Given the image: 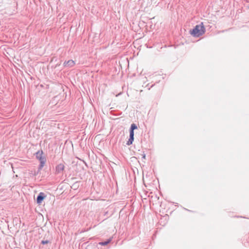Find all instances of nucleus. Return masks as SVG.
Here are the masks:
<instances>
[{
    "mask_svg": "<svg viewBox=\"0 0 249 249\" xmlns=\"http://www.w3.org/2000/svg\"><path fill=\"white\" fill-rule=\"evenodd\" d=\"M43 152L41 151H38L36 153V156L37 159L40 161V164L38 168V171H40L44 167L46 161V158L43 156Z\"/></svg>",
    "mask_w": 249,
    "mask_h": 249,
    "instance_id": "1",
    "label": "nucleus"
},
{
    "mask_svg": "<svg viewBox=\"0 0 249 249\" xmlns=\"http://www.w3.org/2000/svg\"><path fill=\"white\" fill-rule=\"evenodd\" d=\"M137 129V126L135 124H132L131 125V127L130 129V136H129V139L127 142L126 144L127 145H130L132 143V142L134 140V130Z\"/></svg>",
    "mask_w": 249,
    "mask_h": 249,
    "instance_id": "2",
    "label": "nucleus"
},
{
    "mask_svg": "<svg viewBox=\"0 0 249 249\" xmlns=\"http://www.w3.org/2000/svg\"><path fill=\"white\" fill-rule=\"evenodd\" d=\"M205 28L203 23L196 25L193 29H191L190 31H205Z\"/></svg>",
    "mask_w": 249,
    "mask_h": 249,
    "instance_id": "3",
    "label": "nucleus"
},
{
    "mask_svg": "<svg viewBox=\"0 0 249 249\" xmlns=\"http://www.w3.org/2000/svg\"><path fill=\"white\" fill-rule=\"evenodd\" d=\"M65 166L64 164L60 163L58 164L55 167V174H58L62 172L64 170Z\"/></svg>",
    "mask_w": 249,
    "mask_h": 249,
    "instance_id": "4",
    "label": "nucleus"
},
{
    "mask_svg": "<svg viewBox=\"0 0 249 249\" xmlns=\"http://www.w3.org/2000/svg\"><path fill=\"white\" fill-rule=\"evenodd\" d=\"M205 32H190V36H189L191 38V40L195 41L192 38L193 37H198L203 35Z\"/></svg>",
    "mask_w": 249,
    "mask_h": 249,
    "instance_id": "5",
    "label": "nucleus"
},
{
    "mask_svg": "<svg viewBox=\"0 0 249 249\" xmlns=\"http://www.w3.org/2000/svg\"><path fill=\"white\" fill-rule=\"evenodd\" d=\"M45 197L44 193L40 192L37 196L36 202L37 204H41L42 201Z\"/></svg>",
    "mask_w": 249,
    "mask_h": 249,
    "instance_id": "6",
    "label": "nucleus"
},
{
    "mask_svg": "<svg viewBox=\"0 0 249 249\" xmlns=\"http://www.w3.org/2000/svg\"><path fill=\"white\" fill-rule=\"evenodd\" d=\"M75 63L72 60H69L67 61H65L63 65L65 67L71 68L74 66Z\"/></svg>",
    "mask_w": 249,
    "mask_h": 249,
    "instance_id": "7",
    "label": "nucleus"
},
{
    "mask_svg": "<svg viewBox=\"0 0 249 249\" xmlns=\"http://www.w3.org/2000/svg\"><path fill=\"white\" fill-rule=\"evenodd\" d=\"M111 241V238L108 239L107 241L101 242L99 243V244L102 246H106Z\"/></svg>",
    "mask_w": 249,
    "mask_h": 249,
    "instance_id": "8",
    "label": "nucleus"
},
{
    "mask_svg": "<svg viewBox=\"0 0 249 249\" xmlns=\"http://www.w3.org/2000/svg\"><path fill=\"white\" fill-rule=\"evenodd\" d=\"M41 244H43V245H45V244H48L49 243H50V241L49 240H42L41 241Z\"/></svg>",
    "mask_w": 249,
    "mask_h": 249,
    "instance_id": "9",
    "label": "nucleus"
},
{
    "mask_svg": "<svg viewBox=\"0 0 249 249\" xmlns=\"http://www.w3.org/2000/svg\"><path fill=\"white\" fill-rule=\"evenodd\" d=\"M123 212V209H122L120 212V215H121Z\"/></svg>",
    "mask_w": 249,
    "mask_h": 249,
    "instance_id": "10",
    "label": "nucleus"
}]
</instances>
